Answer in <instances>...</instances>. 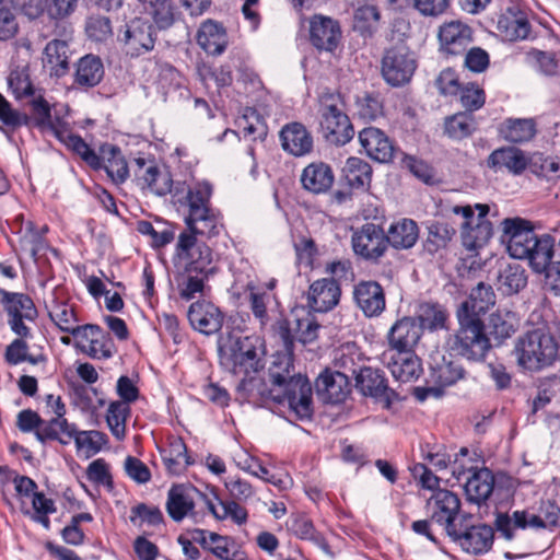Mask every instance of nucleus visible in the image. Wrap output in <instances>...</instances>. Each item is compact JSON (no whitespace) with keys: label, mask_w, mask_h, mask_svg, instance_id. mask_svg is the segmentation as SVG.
<instances>
[{"label":"nucleus","mask_w":560,"mask_h":560,"mask_svg":"<svg viewBox=\"0 0 560 560\" xmlns=\"http://www.w3.org/2000/svg\"><path fill=\"white\" fill-rule=\"evenodd\" d=\"M213 186L208 180H199L188 188L187 194L178 197V206L184 209L186 230L177 238L175 254L184 261L187 273L210 275L218 272V256L199 237L212 238L223 229L220 212L212 208Z\"/></svg>","instance_id":"obj_1"},{"label":"nucleus","mask_w":560,"mask_h":560,"mask_svg":"<svg viewBox=\"0 0 560 560\" xmlns=\"http://www.w3.org/2000/svg\"><path fill=\"white\" fill-rule=\"evenodd\" d=\"M275 335L281 340L287 357L280 363H275L269 375L272 386L269 387L261 378L243 380L238 392H245V399L256 406L270 404L283 405L299 420H310L313 416L312 386L307 377L291 373L292 355L296 336L294 327L285 318H280L273 325Z\"/></svg>","instance_id":"obj_2"},{"label":"nucleus","mask_w":560,"mask_h":560,"mask_svg":"<svg viewBox=\"0 0 560 560\" xmlns=\"http://www.w3.org/2000/svg\"><path fill=\"white\" fill-rule=\"evenodd\" d=\"M502 225L509 254L517 259H528L533 270L541 273L553 257L551 236L538 237L529 222L520 218L505 219Z\"/></svg>","instance_id":"obj_3"},{"label":"nucleus","mask_w":560,"mask_h":560,"mask_svg":"<svg viewBox=\"0 0 560 560\" xmlns=\"http://www.w3.org/2000/svg\"><path fill=\"white\" fill-rule=\"evenodd\" d=\"M558 350V342L550 332L534 329L517 338L513 353L520 368L539 372L555 363Z\"/></svg>","instance_id":"obj_4"},{"label":"nucleus","mask_w":560,"mask_h":560,"mask_svg":"<svg viewBox=\"0 0 560 560\" xmlns=\"http://www.w3.org/2000/svg\"><path fill=\"white\" fill-rule=\"evenodd\" d=\"M458 328L447 338L448 349L469 361H481L491 348L486 326L481 318L456 313Z\"/></svg>","instance_id":"obj_5"},{"label":"nucleus","mask_w":560,"mask_h":560,"mask_svg":"<svg viewBox=\"0 0 560 560\" xmlns=\"http://www.w3.org/2000/svg\"><path fill=\"white\" fill-rule=\"evenodd\" d=\"M451 212L460 217V238L467 250H477L488 244L493 235L492 222L488 219L490 207L487 203L454 206Z\"/></svg>","instance_id":"obj_6"},{"label":"nucleus","mask_w":560,"mask_h":560,"mask_svg":"<svg viewBox=\"0 0 560 560\" xmlns=\"http://www.w3.org/2000/svg\"><path fill=\"white\" fill-rule=\"evenodd\" d=\"M259 346L256 336L230 337L219 347L221 362L234 374L257 372L260 368Z\"/></svg>","instance_id":"obj_7"},{"label":"nucleus","mask_w":560,"mask_h":560,"mask_svg":"<svg viewBox=\"0 0 560 560\" xmlns=\"http://www.w3.org/2000/svg\"><path fill=\"white\" fill-rule=\"evenodd\" d=\"M416 69V56L402 40L385 50L381 73L388 85L399 88L409 83Z\"/></svg>","instance_id":"obj_8"},{"label":"nucleus","mask_w":560,"mask_h":560,"mask_svg":"<svg viewBox=\"0 0 560 560\" xmlns=\"http://www.w3.org/2000/svg\"><path fill=\"white\" fill-rule=\"evenodd\" d=\"M447 536L463 551L478 556L487 553L492 548L494 532L487 524H472V516L463 513L457 526Z\"/></svg>","instance_id":"obj_9"},{"label":"nucleus","mask_w":560,"mask_h":560,"mask_svg":"<svg viewBox=\"0 0 560 560\" xmlns=\"http://www.w3.org/2000/svg\"><path fill=\"white\" fill-rule=\"evenodd\" d=\"M132 168L138 185L142 188H149L158 196H165L171 192L173 194L175 203L178 205L177 197H175L176 190H178L179 198L187 194L188 189H185L184 183L178 184L173 188V182L170 173L161 171L153 161L144 158H137L133 161ZM192 185H190V187ZM187 188H189V186Z\"/></svg>","instance_id":"obj_10"},{"label":"nucleus","mask_w":560,"mask_h":560,"mask_svg":"<svg viewBox=\"0 0 560 560\" xmlns=\"http://www.w3.org/2000/svg\"><path fill=\"white\" fill-rule=\"evenodd\" d=\"M73 347L93 360H108L116 352L109 334L96 324H84L74 330Z\"/></svg>","instance_id":"obj_11"},{"label":"nucleus","mask_w":560,"mask_h":560,"mask_svg":"<svg viewBox=\"0 0 560 560\" xmlns=\"http://www.w3.org/2000/svg\"><path fill=\"white\" fill-rule=\"evenodd\" d=\"M460 499L447 489H436L427 500L425 509L430 520L443 526L448 535L458 524L460 514Z\"/></svg>","instance_id":"obj_12"},{"label":"nucleus","mask_w":560,"mask_h":560,"mask_svg":"<svg viewBox=\"0 0 560 560\" xmlns=\"http://www.w3.org/2000/svg\"><path fill=\"white\" fill-rule=\"evenodd\" d=\"M386 233L375 223H365L353 231L351 245L354 254L369 261H377L388 248Z\"/></svg>","instance_id":"obj_13"},{"label":"nucleus","mask_w":560,"mask_h":560,"mask_svg":"<svg viewBox=\"0 0 560 560\" xmlns=\"http://www.w3.org/2000/svg\"><path fill=\"white\" fill-rule=\"evenodd\" d=\"M3 307L8 314V325L19 337H28L30 328L25 320L34 322L37 310L33 300L24 293L7 292Z\"/></svg>","instance_id":"obj_14"},{"label":"nucleus","mask_w":560,"mask_h":560,"mask_svg":"<svg viewBox=\"0 0 560 560\" xmlns=\"http://www.w3.org/2000/svg\"><path fill=\"white\" fill-rule=\"evenodd\" d=\"M382 361L393 377L402 383L416 381L422 373L421 361L415 351L385 350Z\"/></svg>","instance_id":"obj_15"},{"label":"nucleus","mask_w":560,"mask_h":560,"mask_svg":"<svg viewBox=\"0 0 560 560\" xmlns=\"http://www.w3.org/2000/svg\"><path fill=\"white\" fill-rule=\"evenodd\" d=\"M431 377L438 385L436 387H417L415 396L418 400L423 401L429 396L440 397L443 388L454 385L465 377L463 365L455 361H443L432 369Z\"/></svg>","instance_id":"obj_16"},{"label":"nucleus","mask_w":560,"mask_h":560,"mask_svg":"<svg viewBox=\"0 0 560 560\" xmlns=\"http://www.w3.org/2000/svg\"><path fill=\"white\" fill-rule=\"evenodd\" d=\"M421 325L411 316L395 322L387 332L388 349L394 351H415L422 336Z\"/></svg>","instance_id":"obj_17"},{"label":"nucleus","mask_w":560,"mask_h":560,"mask_svg":"<svg viewBox=\"0 0 560 560\" xmlns=\"http://www.w3.org/2000/svg\"><path fill=\"white\" fill-rule=\"evenodd\" d=\"M359 141L365 153L380 163L392 162L398 152L385 132L375 127L363 128L359 132Z\"/></svg>","instance_id":"obj_18"},{"label":"nucleus","mask_w":560,"mask_h":560,"mask_svg":"<svg viewBox=\"0 0 560 560\" xmlns=\"http://www.w3.org/2000/svg\"><path fill=\"white\" fill-rule=\"evenodd\" d=\"M188 320L195 330L205 335L218 332L222 325L224 315L218 306L211 302L197 301L189 306Z\"/></svg>","instance_id":"obj_19"},{"label":"nucleus","mask_w":560,"mask_h":560,"mask_svg":"<svg viewBox=\"0 0 560 560\" xmlns=\"http://www.w3.org/2000/svg\"><path fill=\"white\" fill-rule=\"evenodd\" d=\"M353 299L366 317H377L386 307L384 289L376 281H360L354 287Z\"/></svg>","instance_id":"obj_20"},{"label":"nucleus","mask_w":560,"mask_h":560,"mask_svg":"<svg viewBox=\"0 0 560 560\" xmlns=\"http://www.w3.org/2000/svg\"><path fill=\"white\" fill-rule=\"evenodd\" d=\"M340 295V285L335 279H319L308 288L307 306L313 312L326 313L337 306Z\"/></svg>","instance_id":"obj_21"},{"label":"nucleus","mask_w":560,"mask_h":560,"mask_svg":"<svg viewBox=\"0 0 560 560\" xmlns=\"http://www.w3.org/2000/svg\"><path fill=\"white\" fill-rule=\"evenodd\" d=\"M494 526L497 532L506 540H512L515 537V532L517 529L539 530L537 520L534 515V508L515 510L511 513H497Z\"/></svg>","instance_id":"obj_22"},{"label":"nucleus","mask_w":560,"mask_h":560,"mask_svg":"<svg viewBox=\"0 0 560 560\" xmlns=\"http://www.w3.org/2000/svg\"><path fill=\"white\" fill-rule=\"evenodd\" d=\"M300 182L303 189L313 195L326 194L334 185L335 174L327 163L312 162L303 168Z\"/></svg>","instance_id":"obj_23"},{"label":"nucleus","mask_w":560,"mask_h":560,"mask_svg":"<svg viewBox=\"0 0 560 560\" xmlns=\"http://www.w3.org/2000/svg\"><path fill=\"white\" fill-rule=\"evenodd\" d=\"M282 149L293 156H304L313 150V137L300 122H290L280 131Z\"/></svg>","instance_id":"obj_24"},{"label":"nucleus","mask_w":560,"mask_h":560,"mask_svg":"<svg viewBox=\"0 0 560 560\" xmlns=\"http://www.w3.org/2000/svg\"><path fill=\"white\" fill-rule=\"evenodd\" d=\"M30 105L32 116H28V126H33L44 133L49 132L55 137L60 133L62 135V128L66 126V122L59 117L52 118L51 106L42 94L35 95L31 100Z\"/></svg>","instance_id":"obj_25"},{"label":"nucleus","mask_w":560,"mask_h":560,"mask_svg":"<svg viewBox=\"0 0 560 560\" xmlns=\"http://www.w3.org/2000/svg\"><path fill=\"white\" fill-rule=\"evenodd\" d=\"M315 386L322 399L329 404L342 402L350 392L349 378L330 371L323 372L317 377Z\"/></svg>","instance_id":"obj_26"},{"label":"nucleus","mask_w":560,"mask_h":560,"mask_svg":"<svg viewBox=\"0 0 560 560\" xmlns=\"http://www.w3.org/2000/svg\"><path fill=\"white\" fill-rule=\"evenodd\" d=\"M495 304V293L490 284L479 282L471 289L467 300L460 303L456 313L468 315L472 318H481L490 307Z\"/></svg>","instance_id":"obj_27"},{"label":"nucleus","mask_w":560,"mask_h":560,"mask_svg":"<svg viewBox=\"0 0 560 560\" xmlns=\"http://www.w3.org/2000/svg\"><path fill=\"white\" fill-rule=\"evenodd\" d=\"M464 489L467 500L480 504L485 502L492 493L494 478L488 468L469 470Z\"/></svg>","instance_id":"obj_28"},{"label":"nucleus","mask_w":560,"mask_h":560,"mask_svg":"<svg viewBox=\"0 0 560 560\" xmlns=\"http://www.w3.org/2000/svg\"><path fill=\"white\" fill-rule=\"evenodd\" d=\"M372 166L364 160L355 156L347 159L341 168V178L351 188L365 191L372 182Z\"/></svg>","instance_id":"obj_29"},{"label":"nucleus","mask_w":560,"mask_h":560,"mask_svg":"<svg viewBox=\"0 0 560 560\" xmlns=\"http://www.w3.org/2000/svg\"><path fill=\"white\" fill-rule=\"evenodd\" d=\"M194 492L195 488L183 485L173 486L168 490L166 510L173 521L180 522L192 511Z\"/></svg>","instance_id":"obj_30"},{"label":"nucleus","mask_w":560,"mask_h":560,"mask_svg":"<svg viewBox=\"0 0 560 560\" xmlns=\"http://www.w3.org/2000/svg\"><path fill=\"white\" fill-rule=\"evenodd\" d=\"M386 233L387 244L396 249H409L419 238V228L412 219H400L392 223Z\"/></svg>","instance_id":"obj_31"},{"label":"nucleus","mask_w":560,"mask_h":560,"mask_svg":"<svg viewBox=\"0 0 560 560\" xmlns=\"http://www.w3.org/2000/svg\"><path fill=\"white\" fill-rule=\"evenodd\" d=\"M528 161L523 151L515 147H503L494 150L487 160V165L494 170L506 168L514 174H521Z\"/></svg>","instance_id":"obj_32"},{"label":"nucleus","mask_w":560,"mask_h":560,"mask_svg":"<svg viewBox=\"0 0 560 560\" xmlns=\"http://www.w3.org/2000/svg\"><path fill=\"white\" fill-rule=\"evenodd\" d=\"M320 129L327 142L335 145H345L354 136V129L346 113L331 116L327 121L320 119Z\"/></svg>","instance_id":"obj_33"},{"label":"nucleus","mask_w":560,"mask_h":560,"mask_svg":"<svg viewBox=\"0 0 560 560\" xmlns=\"http://www.w3.org/2000/svg\"><path fill=\"white\" fill-rule=\"evenodd\" d=\"M105 74L100 57L89 54L77 62L74 83L82 88H94L101 83Z\"/></svg>","instance_id":"obj_34"},{"label":"nucleus","mask_w":560,"mask_h":560,"mask_svg":"<svg viewBox=\"0 0 560 560\" xmlns=\"http://www.w3.org/2000/svg\"><path fill=\"white\" fill-rule=\"evenodd\" d=\"M499 132L508 142H528L537 132L536 121L533 118H506L501 124Z\"/></svg>","instance_id":"obj_35"},{"label":"nucleus","mask_w":560,"mask_h":560,"mask_svg":"<svg viewBox=\"0 0 560 560\" xmlns=\"http://www.w3.org/2000/svg\"><path fill=\"white\" fill-rule=\"evenodd\" d=\"M357 388L365 396L388 400V386L383 373L364 366L355 376Z\"/></svg>","instance_id":"obj_36"},{"label":"nucleus","mask_w":560,"mask_h":560,"mask_svg":"<svg viewBox=\"0 0 560 560\" xmlns=\"http://www.w3.org/2000/svg\"><path fill=\"white\" fill-rule=\"evenodd\" d=\"M450 314L446 307L436 302H422L417 310L418 324L421 325V330L428 329L435 331L447 327Z\"/></svg>","instance_id":"obj_37"},{"label":"nucleus","mask_w":560,"mask_h":560,"mask_svg":"<svg viewBox=\"0 0 560 560\" xmlns=\"http://www.w3.org/2000/svg\"><path fill=\"white\" fill-rule=\"evenodd\" d=\"M102 168L105 170L110 180L120 185L129 176V167L121 150L116 145L103 148Z\"/></svg>","instance_id":"obj_38"},{"label":"nucleus","mask_w":560,"mask_h":560,"mask_svg":"<svg viewBox=\"0 0 560 560\" xmlns=\"http://www.w3.org/2000/svg\"><path fill=\"white\" fill-rule=\"evenodd\" d=\"M334 364L338 374H343L348 378L357 376L362 370V354L354 343H345L335 351Z\"/></svg>","instance_id":"obj_39"},{"label":"nucleus","mask_w":560,"mask_h":560,"mask_svg":"<svg viewBox=\"0 0 560 560\" xmlns=\"http://www.w3.org/2000/svg\"><path fill=\"white\" fill-rule=\"evenodd\" d=\"M526 284V271L520 264H508L499 270L497 287L502 294L512 295L518 293Z\"/></svg>","instance_id":"obj_40"},{"label":"nucleus","mask_w":560,"mask_h":560,"mask_svg":"<svg viewBox=\"0 0 560 560\" xmlns=\"http://www.w3.org/2000/svg\"><path fill=\"white\" fill-rule=\"evenodd\" d=\"M70 49L66 40L55 38L44 49L43 61L49 66L51 73L62 77L69 69Z\"/></svg>","instance_id":"obj_41"},{"label":"nucleus","mask_w":560,"mask_h":560,"mask_svg":"<svg viewBox=\"0 0 560 560\" xmlns=\"http://www.w3.org/2000/svg\"><path fill=\"white\" fill-rule=\"evenodd\" d=\"M477 130V121L474 114L458 112L444 119V133L452 140L469 138Z\"/></svg>","instance_id":"obj_42"},{"label":"nucleus","mask_w":560,"mask_h":560,"mask_svg":"<svg viewBox=\"0 0 560 560\" xmlns=\"http://www.w3.org/2000/svg\"><path fill=\"white\" fill-rule=\"evenodd\" d=\"M56 138L77 153L93 170L102 168L101 156L80 136L69 132L66 126L62 128V135L60 133Z\"/></svg>","instance_id":"obj_43"},{"label":"nucleus","mask_w":560,"mask_h":560,"mask_svg":"<svg viewBox=\"0 0 560 560\" xmlns=\"http://www.w3.org/2000/svg\"><path fill=\"white\" fill-rule=\"evenodd\" d=\"M48 316L59 330L73 335L81 325H78V317L74 306L61 301H55L48 310Z\"/></svg>","instance_id":"obj_44"},{"label":"nucleus","mask_w":560,"mask_h":560,"mask_svg":"<svg viewBox=\"0 0 560 560\" xmlns=\"http://www.w3.org/2000/svg\"><path fill=\"white\" fill-rule=\"evenodd\" d=\"M162 459L171 474L178 475L194 462L187 455V446L182 439H174L167 450L162 453Z\"/></svg>","instance_id":"obj_45"},{"label":"nucleus","mask_w":560,"mask_h":560,"mask_svg":"<svg viewBox=\"0 0 560 560\" xmlns=\"http://www.w3.org/2000/svg\"><path fill=\"white\" fill-rule=\"evenodd\" d=\"M294 332L296 341L307 345L315 341L318 337L320 325L315 317L305 308L294 310Z\"/></svg>","instance_id":"obj_46"},{"label":"nucleus","mask_w":560,"mask_h":560,"mask_svg":"<svg viewBox=\"0 0 560 560\" xmlns=\"http://www.w3.org/2000/svg\"><path fill=\"white\" fill-rule=\"evenodd\" d=\"M498 30L506 33L512 32L513 35H529L530 24L527 13L518 7L508 8L498 20Z\"/></svg>","instance_id":"obj_47"},{"label":"nucleus","mask_w":560,"mask_h":560,"mask_svg":"<svg viewBox=\"0 0 560 560\" xmlns=\"http://www.w3.org/2000/svg\"><path fill=\"white\" fill-rule=\"evenodd\" d=\"M129 413L130 407L125 402L113 401L108 407L106 422L112 434L118 441H121L126 435V420Z\"/></svg>","instance_id":"obj_48"},{"label":"nucleus","mask_w":560,"mask_h":560,"mask_svg":"<svg viewBox=\"0 0 560 560\" xmlns=\"http://www.w3.org/2000/svg\"><path fill=\"white\" fill-rule=\"evenodd\" d=\"M489 326L494 338L502 340L515 332L517 319L513 312L499 310L491 314Z\"/></svg>","instance_id":"obj_49"},{"label":"nucleus","mask_w":560,"mask_h":560,"mask_svg":"<svg viewBox=\"0 0 560 560\" xmlns=\"http://www.w3.org/2000/svg\"><path fill=\"white\" fill-rule=\"evenodd\" d=\"M456 234V230L447 222H433L428 226L427 246L429 252L444 248Z\"/></svg>","instance_id":"obj_50"},{"label":"nucleus","mask_w":560,"mask_h":560,"mask_svg":"<svg viewBox=\"0 0 560 560\" xmlns=\"http://www.w3.org/2000/svg\"><path fill=\"white\" fill-rule=\"evenodd\" d=\"M151 22L154 25L155 32L166 31L171 26H174L176 31L186 30L187 35L190 33L184 21L176 18L172 12L171 7L165 3L159 4V7L154 8Z\"/></svg>","instance_id":"obj_51"},{"label":"nucleus","mask_w":560,"mask_h":560,"mask_svg":"<svg viewBox=\"0 0 560 560\" xmlns=\"http://www.w3.org/2000/svg\"><path fill=\"white\" fill-rule=\"evenodd\" d=\"M530 171L537 176L549 180L560 176V163L557 159L535 153L529 161Z\"/></svg>","instance_id":"obj_52"},{"label":"nucleus","mask_w":560,"mask_h":560,"mask_svg":"<svg viewBox=\"0 0 560 560\" xmlns=\"http://www.w3.org/2000/svg\"><path fill=\"white\" fill-rule=\"evenodd\" d=\"M380 13L375 7H365L357 11L353 21V31L360 35H373L377 32Z\"/></svg>","instance_id":"obj_53"},{"label":"nucleus","mask_w":560,"mask_h":560,"mask_svg":"<svg viewBox=\"0 0 560 560\" xmlns=\"http://www.w3.org/2000/svg\"><path fill=\"white\" fill-rule=\"evenodd\" d=\"M357 114L365 120H375L383 115V102L378 94L364 93L357 97Z\"/></svg>","instance_id":"obj_54"},{"label":"nucleus","mask_w":560,"mask_h":560,"mask_svg":"<svg viewBox=\"0 0 560 560\" xmlns=\"http://www.w3.org/2000/svg\"><path fill=\"white\" fill-rule=\"evenodd\" d=\"M538 529H552L558 526L560 508L551 500L541 501L537 509L534 508Z\"/></svg>","instance_id":"obj_55"},{"label":"nucleus","mask_w":560,"mask_h":560,"mask_svg":"<svg viewBox=\"0 0 560 560\" xmlns=\"http://www.w3.org/2000/svg\"><path fill=\"white\" fill-rule=\"evenodd\" d=\"M248 302L249 307L256 319L259 320L260 326L264 327L268 323L267 305L270 303L271 295L262 290H258L248 285Z\"/></svg>","instance_id":"obj_56"},{"label":"nucleus","mask_w":560,"mask_h":560,"mask_svg":"<svg viewBox=\"0 0 560 560\" xmlns=\"http://www.w3.org/2000/svg\"><path fill=\"white\" fill-rule=\"evenodd\" d=\"M318 113L320 119L328 120L331 116L345 113L343 101L339 93L326 90L323 91L318 97Z\"/></svg>","instance_id":"obj_57"},{"label":"nucleus","mask_w":560,"mask_h":560,"mask_svg":"<svg viewBox=\"0 0 560 560\" xmlns=\"http://www.w3.org/2000/svg\"><path fill=\"white\" fill-rule=\"evenodd\" d=\"M308 35H341V26L338 20L316 13L308 20Z\"/></svg>","instance_id":"obj_58"},{"label":"nucleus","mask_w":560,"mask_h":560,"mask_svg":"<svg viewBox=\"0 0 560 560\" xmlns=\"http://www.w3.org/2000/svg\"><path fill=\"white\" fill-rule=\"evenodd\" d=\"M486 103V93L483 89L475 83H469L460 89V104L464 112L474 113L480 109Z\"/></svg>","instance_id":"obj_59"},{"label":"nucleus","mask_w":560,"mask_h":560,"mask_svg":"<svg viewBox=\"0 0 560 560\" xmlns=\"http://www.w3.org/2000/svg\"><path fill=\"white\" fill-rule=\"evenodd\" d=\"M106 442V435L96 430L79 431L74 439L78 450H85L92 454L98 453Z\"/></svg>","instance_id":"obj_60"},{"label":"nucleus","mask_w":560,"mask_h":560,"mask_svg":"<svg viewBox=\"0 0 560 560\" xmlns=\"http://www.w3.org/2000/svg\"><path fill=\"white\" fill-rule=\"evenodd\" d=\"M0 121L10 128L30 125L28 115L12 107L10 102L0 93Z\"/></svg>","instance_id":"obj_61"},{"label":"nucleus","mask_w":560,"mask_h":560,"mask_svg":"<svg viewBox=\"0 0 560 560\" xmlns=\"http://www.w3.org/2000/svg\"><path fill=\"white\" fill-rule=\"evenodd\" d=\"M137 230L143 235H149L152 240V246L156 248L164 247L174 240V231L172 228L164 226L162 230H156L149 221L138 222Z\"/></svg>","instance_id":"obj_62"},{"label":"nucleus","mask_w":560,"mask_h":560,"mask_svg":"<svg viewBox=\"0 0 560 560\" xmlns=\"http://www.w3.org/2000/svg\"><path fill=\"white\" fill-rule=\"evenodd\" d=\"M8 84L16 100L35 96V89L24 71H12L8 78Z\"/></svg>","instance_id":"obj_63"},{"label":"nucleus","mask_w":560,"mask_h":560,"mask_svg":"<svg viewBox=\"0 0 560 560\" xmlns=\"http://www.w3.org/2000/svg\"><path fill=\"white\" fill-rule=\"evenodd\" d=\"M237 466L247 471L248 474L260 478L275 486L280 485V480L276 479L275 476L269 475V470L260 463V460L254 456L245 454L243 458L237 462Z\"/></svg>","instance_id":"obj_64"}]
</instances>
